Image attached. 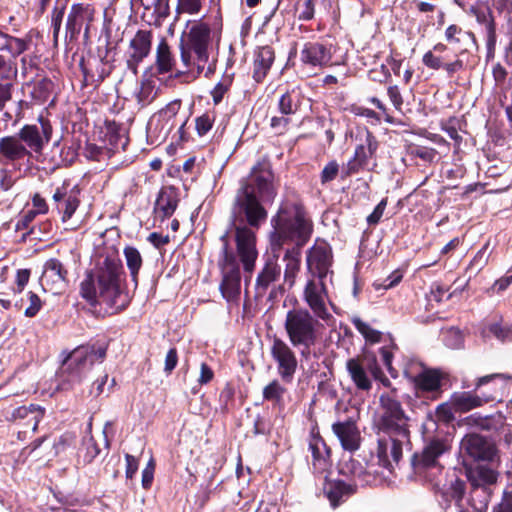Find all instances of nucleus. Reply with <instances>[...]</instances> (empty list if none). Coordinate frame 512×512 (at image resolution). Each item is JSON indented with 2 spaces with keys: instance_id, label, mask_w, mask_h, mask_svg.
Instances as JSON below:
<instances>
[{
  "instance_id": "nucleus-43",
  "label": "nucleus",
  "mask_w": 512,
  "mask_h": 512,
  "mask_svg": "<svg viewBox=\"0 0 512 512\" xmlns=\"http://www.w3.org/2000/svg\"><path fill=\"white\" fill-rule=\"evenodd\" d=\"M286 391V388L278 380H273L264 387L263 398L267 401L280 403Z\"/></svg>"
},
{
  "instance_id": "nucleus-3",
  "label": "nucleus",
  "mask_w": 512,
  "mask_h": 512,
  "mask_svg": "<svg viewBox=\"0 0 512 512\" xmlns=\"http://www.w3.org/2000/svg\"><path fill=\"white\" fill-rule=\"evenodd\" d=\"M306 307H294L286 312L283 328L290 344L299 350L301 357L308 358L312 348L321 340L324 323L328 324L333 316L328 306L331 299L302 293Z\"/></svg>"
},
{
  "instance_id": "nucleus-42",
  "label": "nucleus",
  "mask_w": 512,
  "mask_h": 512,
  "mask_svg": "<svg viewBox=\"0 0 512 512\" xmlns=\"http://www.w3.org/2000/svg\"><path fill=\"white\" fill-rule=\"evenodd\" d=\"M139 2L147 11L152 10L157 18H165L169 15V0H133Z\"/></svg>"
},
{
  "instance_id": "nucleus-17",
  "label": "nucleus",
  "mask_w": 512,
  "mask_h": 512,
  "mask_svg": "<svg viewBox=\"0 0 512 512\" xmlns=\"http://www.w3.org/2000/svg\"><path fill=\"white\" fill-rule=\"evenodd\" d=\"M152 45V32L149 30H138L130 40L124 53L127 69L136 76L138 66L150 54Z\"/></svg>"
},
{
  "instance_id": "nucleus-10",
  "label": "nucleus",
  "mask_w": 512,
  "mask_h": 512,
  "mask_svg": "<svg viewBox=\"0 0 512 512\" xmlns=\"http://www.w3.org/2000/svg\"><path fill=\"white\" fill-rule=\"evenodd\" d=\"M378 431L410 432L409 416L405 413L396 389L383 393L379 398Z\"/></svg>"
},
{
  "instance_id": "nucleus-19",
  "label": "nucleus",
  "mask_w": 512,
  "mask_h": 512,
  "mask_svg": "<svg viewBox=\"0 0 512 512\" xmlns=\"http://www.w3.org/2000/svg\"><path fill=\"white\" fill-rule=\"evenodd\" d=\"M40 285L45 292L52 294H59L65 289L67 270L58 259L51 258L45 262Z\"/></svg>"
},
{
  "instance_id": "nucleus-27",
  "label": "nucleus",
  "mask_w": 512,
  "mask_h": 512,
  "mask_svg": "<svg viewBox=\"0 0 512 512\" xmlns=\"http://www.w3.org/2000/svg\"><path fill=\"white\" fill-rule=\"evenodd\" d=\"M179 202L177 190L167 186L161 188L154 205V213L161 219L169 218L175 212Z\"/></svg>"
},
{
  "instance_id": "nucleus-40",
  "label": "nucleus",
  "mask_w": 512,
  "mask_h": 512,
  "mask_svg": "<svg viewBox=\"0 0 512 512\" xmlns=\"http://www.w3.org/2000/svg\"><path fill=\"white\" fill-rule=\"evenodd\" d=\"M299 93L292 90L284 93L278 102V107L283 115L294 114L299 107Z\"/></svg>"
},
{
  "instance_id": "nucleus-62",
  "label": "nucleus",
  "mask_w": 512,
  "mask_h": 512,
  "mask_svg": "<svg viewBox=\"0 0 512 512\" xmlns=\"http://www.w3.org/2000/svg\"><path fill=\"white\" fill-rule=\"evenodd\" d=\"M30 305L25 309V316L34 317L40 310L42 302L37 294L29 292Z\"/></svg>"
},
{
  "instance_id": "nucleus-12",
  "label": "nucleus",
  "mask_w": 512,
  "mask_h": 512,
  "mask_svg": "<svg viewBox=\"0 0 512 512\" xmlns=\"http://www.w3.org/2000/svg\"><path fill=\"white\" fill-rule=\"evenodd\" d=\"M404 374L413 384L418 397L437 399L440 396L444 377L440 370L427 368L421 363L412 362L404 370Z\"/></svg>"
},
{
  "instance_id": "nucleus-37",
  "label": "nucleus",
  "mask_w": 512,
  "mask_h": 512,
  "mask_svg": "<svg viewBox=\"0 0 512 512\" xmlns=\"http://www.w3.org/2000/svg\"><path fill=\"white\" fill-rule=\"evenodd\" d=\"M127 268L130 272L132 281L137 284L138 274L143 264L142 256L139 250L132 246H127L123 251Z\"/></svg>"
},
{
  "instance_id": "nucleus-8",
  "label": "nucleus",
  "mask_w": 512,
  "mask_h": 512,
  "mask_svg": "<svg viewBox=\"0 0 512 512\" xmlns=\"http://www.w3.org/2000/svg\"><path fill=\"white\" fill-rule=\"evenodd\" d=\"M509 380H512V376L504 374L482 376L475 382V391L454 392L450 397V404L457 413H466L481 407L502 396L503 391H498L504 390Z\"/></svg>"
},
{
  "instance_id": "nucleus-41",
  "label": "nucleus",
  "mask_w": 512,
  "mask_h": 512,
  "mask_svg": "<svg viewBox=\"0 0 512 512\" xmlns=\"http://www.w3.org/2000/svg\"><path fill=\"white\" fill-rule=\"evenodd\" d=\"M33 83L34 85L31 91L32 98L39 103H44L50 97L53 82L48 78H42Z\"/></svg>"
},
{
  "instance_id": "nucleus-55",
  "label": "nucleus",
  "mask_w": 512,
  "mask_h": 512,
  "mask_svg": "<svg viewBox=\"0 0 512 512\" xmlns=\"http://www.w3.org/2000/svg\"><path fill=\"white\" fill-rule=\"evenodd\" d=\"M458 120L450 119L446 123L442 124V130H444L448 136L455 141V145L459 147L462 136L458 133Z\"/></svg>"
},
{
  "instance_id": "nucleus-29",
  "label": "nucleus",
  "mask_w": 512,
  "mask_h": 512,
  "mask_svg": "<svg viewBox=\"0 0 512 512\" xmlns=\"http://www.w3.org/2000/svg\"><path fill=\"white\" fill-rule=\"evenodd\" d=\"M315 472L322 473L330 467V449L320 436H313L309 442Z\"/></svg>"
},
{
  "instance_id": "nucleus-25",
  "label": "nucleus",
  "mask_w": 512,
  "mask_h": 512,
  "mask_svg": "<svg viewBox=\"0 0 512 512\" xmlns=\"http://www.w3.org/2000/svg\"><path fill=\"white\" fill-rule=\"evenodd\" d=\"M371 359L350 358L346 362L348 374L358 390L369 391L372 388L371 374L367 363Z\"/></svg>"
},
{
  "instance_id": "nucleus-4",
  "label": "nucleus",
  "mask_w": 512,
  "mask_h": 512,
  "mask_svg": "<svg viewBox=\"0 0 512 512\" xmlns=\"http://www.w3.org/2000/svg\"><path fill=\"white\" fill-rule=\"evenodd\" d=\"M123 273L117 252H107L95 270L88 272L81 282V297L92 306L104 304L114 311L124 309L128 299L121 289Z\"/></svg>"
},
{
  "instance_id": "nucleus-18",
  "label": "nucleus",
  "mask_w": 512,
  "mask_h": 512,
  "mask_svg": "<svg viewBox=\"0 0 512 512\" xmlns=\"http://www.w3.org/2000/svg\"><path fill=\"white\" fill-rule=\"evenodd\" d=\"M17 135L30 153H41L51 139L52 127L47 120L40 118L39 124L24 125Z\"/></svg>"
},
{
  "instance_id": "nucleus-60",
  "label": "nucleus",
  "mask_w": 512,
  "mask_h": 512,
  "mask_svg": "<svg viewBox=\"0 0 512 512\" xmlns=\"http://www.w3.org/2000/svg\"><path fill=\"white\" fill-rule=\"evenodd\" d=\"M471 12L475 15L479 23L486 24L489 32H493V22L491 20V15L488 9H478L472 7Z\"/></svg>"
},
{
  "instance_id": "nucleus-59",
  "label": "nucleus",
  "mask_w": 512,
  "mask_h": 512,
  "mask_svg": "<svg viewBox=\"0 0 512 512\" xmlns=\"http://www.w3.org/2000/svg\"><path fill=\"white\" fill-rule=\"evenodd\" d=\"M403 278V274L399 270L393 271L385 280H383L382 283H375L376 289H390L394 286H396Z\"/></svg>"
},
{
  "instance_id": "nucleus-39",
  "label": "nucleus",
  "mask_w": 512,
  "mask_h": 512,
  "mask_svg": "<svg viewBox=\"0 0 512 512\" xmlns=\"http://www.w3.org/2000/svg\"><path fill=\"white\" fill-rule=\"evenodd\" d=\"M352 324L357 331L365 338L367 343L373 344L381 342L382 333L373 329L368 323L361 320L359 317L352 318Z\"/></svg>"
},
{
  "instance_id": "nucleus-31",
  "label": "nucleus",
  "mask_w": 512,
  "mask_h": 512,
  "mask_svg": "<svg viewBox=\"0 0 512 512\" xmlns=\"http://www.w3.org/2000/svg\"><path fill=\"white\" fill-rule=\"evenodd\" d=\"M45 410L37 405L31 404L30 406H22L16 408L11 415L14 420L22 419L27 420L26 426L30 427L32 432L37 430L38 424L43 419Z\"/></svg>"
},
{
  "instance_id": "nucleus-54",
  "label": "nucleus",
  "mask_w": 512,
  "mask_h": 512,
  "mask_svg": "<svg viewBox=\"0 0 512 512\" xmlns=\"http://www.w3.org/2000/svg\"><path fill=\"white\" fill-rule=\"evenodd\" d=\"M339 173V164L332 160L322 170L320 179L322 184H326L334 180Z\"/></svg>"
},
{
  "instance_id": "nucleus-16",
  "label": "nucleus",
  "mask_w": 512,
  "mask_h": 512,
  "mask_svg": "<svg viewBox=\"0 0 512 512\" xmlns=\"http://www.w3.org/2000/svg\"><path fill=\"white\" fill-rule=\"evenodd\" d=\"M81 190L67 180L57 186L52 195L53 207L61 217L62 223H68L80 206Z\"/></svg>"
},
{
  "instance_id": "nucleus-5",
  "label": "nucleus",
  "mask_w": 512,
  "mask_h": 512,
  "mask_svg": "<svg viewBox=\"0 0 512 512\" xmlns=\"http://www.w3.org/2000/svg\"><path fill=\"white\" fill-rule=\"evenodd\" d=\"M219 40L220 36L208 22L202 19L188 21L187 30L179 43L180 60L183 66L181 72L194 77L203 74L206 78H210L216 72L217 58L214 50Z\"/></svg>"
},
{
  "instance_id": "nucleus-58",
  "label": "nucleus",
  "mask_w": 512,
  "mask_h": 512,
  "mask_svg": "<svg viewBox=\"0 0 512 512\" xmlns=\"http://www.w3.org/2000/svg\"><path fill=\"white\" fill-rule=\"evenodd\" d=\"M422 62L426 67L432 70H439L443 66L442 57L436 55L430 50L423 55Z\"/></svg>"
},
{
  "instance_id": "nucleus-50",
  "label": "nucleus",
  "mask_w": 512,
  "mask_h": 512,
  "mask_svg": "<svg viewBox=\"0 0 512 512\" xmlns=\"http://www.w3.org/2000/svg\"><path fill=\"white\" fill-rule=\"evenodd\" d=\"M367 366L372 378L380 381L381 384L385 387L391 386L390 380L383 374L375 356L371 357V361L367 363Z\"/></svg>"
},
{
  "instance_id": "nucleus-63",
  "label": "nucleus",
  "mask_w": 512,
  "mask_h": 512,
  "mask_svg": "<svg viewBox=\"0 0 512 512\" xmlns=\"http://www.w3.org/2000/svg\"><path fill=\"white\" fill-rule=\"evenodd\" d=\"M178 363V353L176 348H171L166 354L165 357V366L164 372L166 374H171V372L175 369Z\"/></svg>"
},
{
  "instance_id": "nucleus-28",
  "label": "nucleus",
  "mask_w": 512,
  "mask_h": 512,
  "mask_svg": "<svg viewBox=\"0 0 512 512\" xmlns=\"http://www.w3.org/2000/svg\"><path fill=\"white\" fill-rule=\"evenodd\" d=\"M274 60L275 53L270 46H262L255 51L252 76L257 83L266 78Z\"/></svg>"
},
{
  "instance_id": "nucleus-26",
  "label": "nucleus",
  "mask_w": 512,
  "mask_h": 512,
  "mask_svg": "<svg viewBox=\"0 0 512 512\" xmlns=\"http://www.w3.org/2000/svg\"><path fill=\"white\" fill-rule=\"evenodd\" d=\"M357 483H346L342 480H327L323 485V493L331 506L336 508L356 492Z\"/></svg>"
},
{
  "instance_id": "nucleus-32",
  "label": "nucleus",
  "mask_w": 512,
  "mask_h": 512,
  "mask_svg": "<svg viewBox=\"0 0 512 512\" xmlns=\"http://www.w3.org/2000/svg\"><path fill=\"white\" fill-rule=\"evenodd\" d=\"M176 65L174 55L165 39L157 45L156 49V69L158 73L165 74L171 72Z\"/></svg>"
},
{
  "instance_id": "nucleus-20",
  "label": "nucleus",
  "mask_w": 512,
  "mask_h": 512,
  "mask_svg": "<svg viewBox=\"0 0 512 512\" xmlns=\"http://www.w3.org/2000/svg\"><path fill=\"white\" fill-rule=\"evenodd\" d=\"M94 11L89 5L74 4L67 17L66 32L70 38H76L85 25V37L88 36L89 24L93 21Z\"/></svg>"
},
{
  "instance_id": "nucleus-52",
  "label": "nucleus",
  "mask_w": 512,
  "mask_h": 512,
  "mask_svg": "<svg viewBox=\"0 0 512 512\" xmlns=\"http://www.w3.org/2000/svg\"><path fill=\"white\" fill-rule=\"evenodd\" d=\"M231 83L232 79L227 76L216 84V86L211 91V95L215 104H218L222 101L224 95L229 90Z\"/></svg>"
},
{
  "instance_id": "nucleus-1",
  "label": "nucleus",
  "mask_w": 512,
  "mask_h": 512,
  "mask_svg": "<svg viewBox=\"0 0 512 512\" xmlns=\"http://www.w3.org/2000/svg\"><path fill=\"white\" fill-rule=\"evenodd\" d=\"M277 195L274 174L268 161H260L249 177L238 189L231 212L230 230L221 237L222 258L219 265L222 271L220 290L227 301L238 298L241 288V275L237 258L229 245V235L234 231L237 254L244 270L251 273L258 257L256 234L268 213L264 203H272Z\"/></svg>"
},
{
  "instance_id": "nucleus-48",
  "label": "nucleus",
  "mask_w": 512,
  "mask_h": 512,
  "mask_svg": "<svg viewBox=\"0 0 512 512\" xmlns=\"http://www.w3.org/2000/svg\"><path fill=\"white\" fill-rule=\"evenodd\" d=\"M17 75L16 63L0 54V80H11Z\"/></svg>"
},
{
  "instance_id": "nucleus-61",
  "label": "nucleus",
  "mask_w": 512,
  "mask_h": 512,
  "mask_svg": "<svg viewBox=\"0 0 512 512\" xmlns=\"http://www.w3.org/2000/svg\"><path fill=\"white\" fill-rule=\"evenodd\" d=\"M386 206H387V199L384 198L374 208L373 212L370 215H368L367 223L369 225H377L383 216Z\"/></svg>"
},
{
  "instance_id": "nucleus-51",
  "label": "nucleus",
  "mask_w": 512,
  "mask_h": 512,
  "mask_svg": "<svg viewBox=\"0 0 512 512\" xmlns=\"http://www.w3.org/2000/svg\"><path fill=\"white\" fill-rule=\"evenodd\" d=\"M181 102L179 100H174L167 104L163 109L158 112L159 119H162L169 123L170 120L175 118L180 110Z\"/></svg>"
},
{
  "instance_id": "nucleus-36",
  "label": "nucleus",
  "mask_w": 512,
  "mask_h": 512,
  "mask_svg": "<svg viewBox=\"0 0 512 512\" xmlns=\"http://www.w3.org/2000/svg\"><path fill=\"white\" fill-rule=\"evenodd\" d=\"M17 178L12 169L0 167V206L7 205L11 200L10 190Z\"/></svg>"
},
{
  "instance_id": "nucleus-53",
  "label": "nucleus",
  "mask_w": 512,
  "mask_h": 512,
  "mask_svg": "<svg viewBox=\"0 0 512 512\" xmlns=\"http://www.w3.org/2000/svg\"><path fill=\"white\" fill-rule=\"evenodd\" d=\"M395 347H396L395 344H391L389 347L385 346V347L380 348V350H379L381 360L393 378L397 377V371H396V369H394L392 367V358H393L392 349Z\"/></svg>"
},
{
  "instance_id": "nucleus-24",
  "label": "nucleus",
  "mask_w": 512,
  "mask_h": 512,
  "mask_svg": "<svg viewBox=\"0 0 512 512\" xmlns=\"http://www.w3.org/2000/svg\"><path fill=\"white\" fill-rule=\"evenodd\" d=\"M301 62L311 67L322 68L331 63L330 48L319 42H307L300 53Z\"/></svg>"
},
{
  "instance_id": "nucleus-57",
  "label": "nucleus",
  "mask_w": 512,
  "mask_h": 512,
  "mask_svg": "<svg viewBox=\"0 0 512 512\" xmlns=\"http://www.w3.org/2000/svg\"><path fill=\"white\" fill-rule=\"evenodd\" d=\"M213 119L208 114L196 118L195 127L199 136H204L212 128Z\"/></svg>"
},
{
  "instance_id": "nucleus-23",
  "label": "nucleus",
  "mask_w": 512,
  "mask_h": 512,
  "mask_svg": "<svg viewBox=\"0 0 512 512\" xmlns=\"http://www.w3.org/2000/svg\"><path fill=\"white\" fill-rule=\"evenodd\" d=\"M500 463L478 464L468 469L467 478L470 486H477L492 489L497 484L500 473L498 471Z\"/></svg>"
},
{
  "instance_id": "nucleus-38",
  "label": "nucleus",
  "mask_w": 512,
  "mask_h": 512,
  "mask_svg": "<svg viewBox=\"0 0 512 512\" xmlns=\"http://www.w3.org/2000/svg\"><path fill=\"white\" fill-rule=\"evenodd\" d=\"M339 471L344 476L352 477L355 482L357 480L362 483L367 481L365 479L366 471L364 466L360 461L351 457L347 461L341 463Z\"/></svg>"
},
{
  "instance_id": "nucleus-22",
  "label": "nucleus",
  "mask_w": 512,
  "mask_h": 512,
  "mask_svg": "<svg viewBox=\"0 0 512 512\" xmlns=\"http://www.w3.org/2000/svg\"><path fill=\"white\" fill-rule=\"evenodd\" d=\"M332 431L343 449L354 452L360 448L361 434L353 420L338 421L332 425Z\"/></svg>"
},
{
  "instance_id": "nucleus-46",
  "label": "nucleus",
  "mask_w": 512,
  "mask_h": 512,
  "mask_svg": "<svg viewBox=\"0 0 512 512\" xmlns=\"http://www.w3.org/2000/svg\"><path fill=\"white\" fill-rule=\"evenodd\" d=\"M491 512H512V484L503 489L499 501L493 505Z\"/></svg>"
},
{
  "instance_id": "nucleus-9",
  "label": "nucleus",
  "mask_w": 512,
  "mask_h": 512,
  "mask_svg": "<svg viewBox=\"0 0 512 512\" xmlns=\"http://www.w3.org/2000/svg\"><path fill=\"white\" fill-rule=\"evenodd\" d=\"M468 494L465 492V483L459 479L451 482L449 487L441 492V498L446 507L454 502L459 512H487L493 494V489L470 486Z\"/></svg>"
},
{
  "instance_id": "nucleus-14",
  "label": "nucleus",
  "mask_w": 512,
  "mask_h": 512,
  "mask_svg": "<svg viewBox=\"0 0 512 512\" xmlns=\"http://www.w3.org/2000/svg\"><path fill=\"white\" fill-rule=\"evenodd\" d=\"M444 450L445 447L440 441H432L424 447L420 454H414L412 466L415 474L431 483L436 482L443 469L438 458Z\"/></svg>"
},
{
  "instance_id": "nucleus-44",
  "label": "nucleus",
  "mask_w": 512,
  "mask_h": 512,
  "mask_svg": "<svg viewBox=\"0 0 512 512\" xmlns=\"http://www.w3.org/2000/svg\"><path fill=\"white\" fill-rule=\"evenodd\" d=\"M489 332L502 343L512 341V326L508 323H492L488 327Z\"/></svg>"
},
{
  "instance_id": "nucleus-45",
  "label": "nucleus",
  "mask_w": 512,
  "mask_h": 512,
  "mask_svg": "<svg viewBox=\"0 0 512 512\" xmlns=\"http://www.w3.org/2000/svg\"><path fill=\"white\" fill-rule=\"evenodd\" d=\"M489 243L487 242L471 260L468 269L475 273L480 272L488 263L490 252L488 251Z\"/></svg>"
},
{
  "instance_id": "nucleus-30",
  "label": "nucleus",
  "mask_w": 512,
  "mask_h": 512,
  "mask_svg": "<svg viewBox=\"0 0 512 512\" xmlns=\"http://www.w3.org/2000/svg\"><path fill=\"white\" fill-rule=\"evenodd\" d=\"M281 275V267L276 259H268L257 276L256 290L258 294L264 295L269 286L276 282Z\"/></svg>"
},
{
  "instance_id": "nucleus-7",
  "label": "nucleus",
  "mask_w": 512,
  "mask_h": 512,
  "mask_svg": "<svg viewBox=\"0 0 512 512\" xmlns=\"http://www.w3.org/2000/svg\"><path fill=\"white\" fill-rule=\"evenodd\" d=\"M107 345L92 344L79 346L63 361L59 372L60 390H70L80 384L87 372L96 362L106 357Z\"/></svg>"
},
{
  "instance_id": "nucleus-64",
  "label": "nucleus",
  "mask_w": 512,
  "mask_h": 512,
  "mask_svg": "<svg viewBox=\"0 0 512 512\" xmlns=\"http://www.w3.org/2000/svg\"><path fill=\"white\" fill-rule=\"evenodd\" d=\"M465 34L459 26L452 24L446 28L445 38L449 43H459L460 36Z\"/></svg>"
},
{
  "instance_id": "nucleus-49",
  "label": "nucleus",
  "mask_w": 512,
  "mask_h": 512,
  "mask_svg": "<svg viewBox=\"0 0 512 512\" xmlns=\"http://www.w3.org/2000/svg\"><path fill=\"white\" fill-rule=\"evenodd\" d=\"M203 0H178L177 12L197 15L202 10Z\"/></svg>"
},
{
  "instance_id": "nucleus-6",
  "label": "nucleus",
  "mask_w": 512,
  "mask_h": 512,
  "mask_svg": "<svg viewBox=\"0 0 512 512\" xmlns=\"http://www.w3.org/2000/svg\"><path fill=\"white\" fill-rule=\"evenodd\" d=\"M331 246L325 241L316 243L306 253L307 279L302 293L330 299L327 282H332L334 271Z\"/></svg>"
},
{
  "instance_id": "nucleus-15",
  "label": "nucleus",
  "mask_w": 512,
  "mask_h": 512,
  "mask_svg": "<svg viewBox=\"0 0 512 512\" xmlns=\"http://www.w3.org/2000/svg\"><path fill=\"white\" fill-rule=\"evenodd\" d=\"M293 346L283 339L274 337L270 354L276 363L278 375L286 383H291L297 371L298 360Z\"/></svg>"
},
{
  "instance_id": "nucleus-21",
  "label": "nucleus",
  "mask_w": 512,
  "mask_h": 512,
  "mask_svg": "<svg viewBox=\"0 0 512 512\" xmlns=\"http://www.w3.org/2000/svg\"><path fill=\"white\" fill-rule=\"evenodd\" d=\"M30 156V151L22 143L18 135L0 138V163L15 164L25 158H30Z\"/></svg>"
},
{
  "instance_id": "nucleus-47",
  "label": "nucleus",
  "mask_w": 512,
  "mask_h": 512,
  "mask_svg": "<svg viewBox=\"0 0 512 512\" xmlns=\"http://www.w3.org/2000/svg\"><path fill=\"white\" fill-rule=\"evenodd\" d=\"M83 450V458L86 463H91L100 454V448L92 435L83 438Z\"/></svg>"
},
{
  "instance_id": "nucleus-33",
  "label": "nucleus",
  "mask_w": 512,
  "mask_h": 512,
  "mask_svg": "<svg viewBox=\"0 0 512 512\" xmlns=\"http://www.w3.org/2000/svg\"><path fill=\"white\" fill-rule=\"evenodd\" d=\"M372 157L373 155L368 153L364 145H358L355 149L353 158L342 167V177H349L357 173L360 169L365 168L368 165L369 159Z\"/></svg>"
},
{
  "instance_id": "nucleus-11",
  "label": "nucleus",
  "mask_w": 512,
  "mask_h": 512,
  "mask_svg": "<svg viewBox=\"0 0 512 512\" xmlns=\"http://www.w3.org/2000/svg\"><path fill=\"white\" fill-rule=\"evenodd\" d=\"M376 457L378 464L392 472L402 459L403 450L409 449L410 432L378 431Z\"/></svg>"
},
{
  "instance_id": "nucleus-2",
  "label": "nucleus",
  "mask_w": 512,
  "mask_h": 512,
  "mask_svg": "<svg viewBox=\"0 0 512 512\" xmlns=\"http://www.w3.org/2000/svg\"><path fill=\"white\" fill-rule=\"evenodd\" d=\"M271 226L273 230L270 233V242L274 251L287 242L295 243V247L288 249L283 257L284 281L291 288L300 271L301 248L311 236L312 224L300 204L286 201L281 203L277 213L271 218Z\"/></svg>"
},
{
  "instance_id": "nucleus-34",
  "label": "nucleus",
  "mask_w": 512,
  "mask_h": 512,
  "mask_svg": "<svg viewBox=\"0 0 512 512\" xmlns=\"http://www.w3.org/2000/svg\"><path fill=\"white\" fill-rule=\"evenodd\" d=\"M158 95V88L154 81L150 79L142 80L135 89L133 96L139 108H145L150 105Z\"/></svg>"
},
{
  "instance_id": "nucleus-35",
  "label": "nucleus",
  "mask_w": 512,
  "mask_h": 512,
  "mask_svg": "<svg viewBox=\"0 0 512 512\" xmlns=\"http://www.w3.org/2000/svg\"><path fill=\"white\" fill-rule=\"evenodd\" d=\"M27 49V41L8 34L0 33V52L6 51L10 55L8 59L15 62V59Z\"/></svg>"
},
{
  "instance_id": "nucleus-56",
  "label": "nucleus",
  "mask_w": 512,
  "mask_h": 512,
  "mask_svg": "<svg viewBox=\"0 0 512 512\" xmlns=\"http://www.w3.org/2000/svg\"><path fill=\"white\" fill-rule=\"evenodd\" d=\"M32 208L30 210L38 215H44L49 211V206L46 200L39 194L35 193L31 199Z\"/></svg>"
},
{
  "instance_id": "nucleus-13",
  "label": "nucleus",
  "mask_w": 512,
  "mask_h": 512,
  "mask_svg": "<svg viewBox=\"0 0 512 512\" xmlns=\"http://www.w3.org/2000/svg\"><path fill=\"white\" fill-rule=\"evenodd\" d=\"M461 451L474 462L500 463L498 447L493 439L477 433L466 434L461 440Z\"/></svg>"
}]
</instances>
